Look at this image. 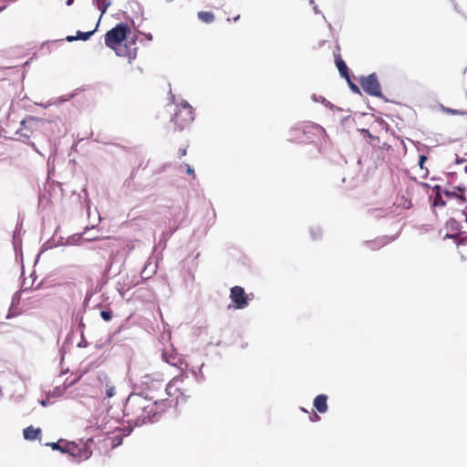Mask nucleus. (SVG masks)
Wrapping results in <instances>:
<instances>
[{
  "instance_id": "obj_1",
  "label": "nucleus",
  "mask_w": 467,
  "mask_h": 467,
  "mask_svg": "<svg viewBox=\"0 0 467 467\" xmlns=\"http://www.w3.org/2000/svg\"><path fill=\"white\" fill-rule=\"evenodd\" d=\"M153 397L145 395L142 397L141 394H136L132 392L127 399L124 411L126 415L130 413L138 414L134 420V426L140 427L143 424L150 422H157V413L153 409L152 404H146L147 400H152Z\"/></svg>"
},
{
  "instance_id": "obj_2",
  "label": "nucleus",
  "mask_w": 467,
  "mask_h": 467,
  "mask_svg": "<svg viewBox=\"0 0 467 467\" xmlns=\"http://www.w3.org/2000/svg\"><path fill=\"white\" fill-rule=\"evenodd\" d=\"M172 102L176 104L178 109L171 118V122L175 125V130L182 131L193 121V108L184 99L176 102L174 96H172Z\"/></svg>"
},
{
  "instance_id": "obj_3",
  "label": "nucleus",
  "mask_w": 467,
  "mask_h": 467,
  "mask_svg": "<svg viewBox=\"0 0 467 467\" xmlns=\"http://www.w3.org/2000/svg\"><path fill=\"white\" fill-rule=\"evenodd\" d=\"M130 34V26L125 23H119L105 34V45L109 48L127 40Z\"/></svg>"
},
{
  "instance_id": "obj_4",
  "label": "nucleus",
  "mask_w": 467,
  "mask_h": 467,
  "mask_svg": "<svg viewBox=\"0 0 467 467\" xmlns=\"http://www.w3.org/2000/svg\"><path fill=\"white\" fill-rule=\"evenodd\" d=\"M361 88L369 96L382 99L387 101L381 91L378 75L373 72L368 76H360L358 78Z\"/></svg>"
},
{
  "instance_id": "obj_5",
  "label": "nucleus",
  "mask_w": 467,
  "mask_h": 467,
  "mask_svg": "<svg viewBox=\"0 0 467 467\" xmlns=\"http://www.w3.org/2000/svg\"><path fill=\"white\" fill-rule=\"evenodd\" d=\"M136 39L137 37L130 38V41L126 40V42H122L115 46V48H111L115 51L116 55L119 57H125L128 58V62L130 64L137 57L138 47H136Z\"/></svg>"
},
{
  "instance_id": "obj_6",
  "label": "nucleus",
  "mask_w": 467,
  "mask_h": 467,
  "mask_svg": "<svg viewBox=\"0 0 467 467\" xmlns=\"http://www.w3.org/2000/svg\"><path fill=\"white\" fill-rule=\"evenodd\" d=\"M253 296V294L247 295L244 288L239 285H234L230 290V299L235 309L245 308Z\"/></svg>"
},
{
  "instance_id": "obj_7",
  "label": "nucleus",
  "mask_w": 467,
  "mask_h": 467,
  "mask_svg": "<svg viewBox=\"0 0 467 467\" xmlns=\"http://www.w3.org/2000/svg\"><path fill=\"white\" fill-rule=\"evenodd\" d=\"M161 386V381L152 378L151 375L146 374L142 376L140 382L134 384V391L136 394H141L142 397L148 395L147 391L156 389Z\"/></svg>"
},
{
  "instance_id": "obj_8",
  "label": "nucleus",
  "mask_w": 467,
  "mask_h": 467,
  "mask_svg": "<svg viewBox=\"0 0 467 467\" xmlns=\"http://www.w3.org/2000/svg\"><path fill=\"white\" fill-rule=\"evenodd\" d=\"M51 121L43 118H36L34 116H26L24 119L20 121V125L25 127L31 133H34L35 130L43 128L46 124H50Z\"/></svg>"
},
{
  "instance_id": "obj_9",
  "label": "nucleus",
  "mask_w": 467,
  "mask_h": 467,
  "mask_svg": "<svg viewBox=\"0 0 467 467\" xmlns=\"http://www.w3.org/2000/svg\"><path fill=\"white\" fill-rule=\"evenodd\" d=\"M398 236H399V234L392 235V236L383 235V236L377 237L374 240L365 241L363 243V244L373 251H377V250L380 249L381 247L385 246L386 244H388L389 243L397 239Z\"/></svg>"
},
{
  "instance_id": "obj_10",
  "label": "nucleus",
  "mask_w": 467,
  "mask_h": 467,
  "mask_svg": "<svg viewBox=\"0 0 467 467\" xmlns=\"http://www.w3.org/2000/svg\"><path fill=\"white\" fill-rule=\"evenodd\" d=\"M161 357L166 363L182 369V366L184 364V361L173 349L171 353L163 351Z\"/></svg>"
},
{
  "instance_id": "obj_11",
  "label": "nucleus",
  "mask_w": 467,
  "mask_h": 467,
  "mask_svg": "<svg viewBox=\"0 0 467 467\" xmlns=\"http://www.w3.org/2000/svg\"><path fill=\"white\" fill-rule=\"evenodd\" d=\"M153 409L156 410L157 413V420L158 421L161 419V414L169 408L171 407V401L168 399H161L156 400L152 403Z\"/></svg>"
},
{
  "instance_id": "obj_12",
  "label": "nucleus",
  "mask_w": 467,
  "mask_h": 467,
  "mask_svg": "<svg viewBox=\"0 0 467 467\" xmlns=\"http://www.w3.org/2000/svg\"><path fill=\"white\" fill-rule=\"evenodd\" d=\"M313 406L319 413H326L328 410L327 396L326 394L316 396L313 400Z\"/></svg>"
},
{
  "instance_id": "obj_13",
  "label": "nucleus",
  "mask_w": 467,
  "mask_h": 467,
  "mask_svg": "<svg viewBox=\"0 0 467 467\" xmlns=\"http://www.w3.org/2000/svg\"><path fill=\"white\" fill-rule=\"evenodd\" d=\"M334 57H335L336 67H337V70H338L340 76L343 78H347V77L348 78V76H350L349 69H348L346 62L342 59L340 54L334 53Z\"/></svg>"
},
{
  "instance_id": "obj_14",
  "label": "nucleus",
  "mask_w": 467,
  "mask_h": 467,
  "mask_svg": "<svg viewBox=\"0 0 467 467\" xmlns=\"http://www.w3.org/2000/svg\"><path fill=\"white\" fill-rule=\"evenodd\" d=\"M311 129L315 131L316 134H323L325 133V130L319 126V125H315V126H302V127H295L291 130L292 132H296V134L297 133H302L304 135H306L309 131L308 130Z\"/></svg>"
},
{
  "instance_id": "obj_15",
  "label": "nucleus",
  "mask_w": 467,
  "mask_h": 467,
  "mask_svg": "<svg viewBox=\"0 0 467 467\" xmlns=\"http://www.w3.org/2000/svg\"><path fill=\"white\" fill-rule=\"evenodd\" d=\"M41 434L40 428H34L33 426H28L23 430L24 439L26 441H35Z\"/></svg>"
},
{
  "instance_id": "obj_16",
  "label": "nucleus",
  "mask_w": 467,
  "mask_h": 467,
  "mask_svg": "<svg viewBox=\"0 0 467 467\" xmlns=\"http://www.w3.org/2000/svg\"><path fill=\"white\" fill-rule=\"evenodd\" d=\"M67 451H68L67 454L71 456L74 461L78 462L80 452L79 446L74 441H69L67 442Z\"/></svg>"
},
{
  "instance_id": "obj_17",
  "label": "nucleus",
  "mask_w": 467,
  "mask_h": 467,
  "mask_svg": "<svg viewBox=\"0 0 467 467\" xmlns=\"http://www.w3.org/2000/svg\"><path fill=\"white\" fill-rule=\"evenodd\" d=\"M67 442L68 441H65L64 440H59L58 441L56 442H48L46 445L51 447V449L54 451H59L60 452L67 454V452L68 451Z\"/></svg>"
},
{
  "instance_id": "obj_18",
  "label": "nucleus",
  "mask_w": 467,
  "mask_h": 467,
  "mask_svg": "<svg viewBox=\"0 0 467 467\" xmlns=\"http://www.w3.org/2000/svg\"><path fill=\"white\" fill-rule=\"evenodd\" d=\"M93 4L97 5V7L99 10H100L101 14L100 16H102L106 12L108 7L111 5L110 0H93ZM101 17H99L100 19Z\"/></svg>"
},
{
  "instance_id": "obj_19",
  "label": "nucleus",
  "mask_w": 467,
  "mask_h": 467,
  "mask_svg": "<svg viewBox=\"0 0 467 467\" xmlns=\"http://www.w3.org/2000/svg\"><path fill=\"white\" fill-rule=\"evenodd\" d=\"M99 21L97 23L95 29H93L91 31H87V32H82L80 30L77 31V34H76L77 40H82V41L88 40L91 37V36L96 32V30L99 26Z\"/></svg>"
},
{
  "instance_id": "obj_20",
  "label": "nucleus",
  "mask_w": 467,
  "mask_h": 467,
  "mask_svg": "<svg viewBox=\"0 0 467 467\" xmlns=\"http://www.w3.org/2000/svg\"><path fill=\"white\" fill-rule=\"evenodd\" d=\"M198 18L204 23H212L214 20V15L209 11H200L197 14Z\"/></svg>"
},
{
  "instance_id": "obj_21",
  "label": "nucleus",
  "mask_w": 467,
  "mask_h": 467,
  "mask_svg": "<svg viewBox=\"0 0 467 467\" xmlns=\"http://www.w3.org/2000/svg\"><path fill=\"white\" fill-rule=\"evenodd\" d=\"M176 229H170L167 231L162 232L160 240H159V245H162V248L166 246V243L172 236V234L175 233Z\"/></svg>"
},
{
  "instance_id": "obj_22",
  "label": "nucleus",
  "mask_w": 467,
  "mask_h": 467,
  "mask_svg": "<svg viewBox=\"0 0 467 467\" xmlns=\"http://www.w3.org/2000/svg\"><path fill=\"white\" fill-rule=\"evenodd\" d=\"M309 234L313 240H320L322 238L323 231L318 225L311 226L309 228Z\"/></svg>"
},
{
  "instance_id": "obj_23",
  "label": "nucleus",
  "mask_w": 467,
  "mask_h": 467,
  "mask_svg": "<svg viewBox=\"0 0 467 467\" xmlns=\"http://www.w3.org/2000/svg\"><path fill=\"white\" fill-rule=\"evenodd\" d=\"M313 99L315 101H317V102H320L322 104L325 105V107L330 109H340L338 107L335 106L334 104H332L330 101L327 100L324 97L322 96H317L316 94H314L312 96Z\"/></svg>"
},
{
  "instance_id": "obj_24",
  "label": "nucleus",
  "mask_w": 467,
  "mask_h": 467,
  "mask_svg": "<svg viewBox=\"0 0 467 467\" xmlns=\"http://www.w3.org/2000/svg\"><path fill=\"white\" fill-rule=\"evenodd\" d=\"M16 134L19 136V140L23 142H26V140H29V139L33 136V133H31V131L25 127H22V129L18 130Z\"/></svg>"
},
{
  "instance_id": "obj_25",
  "label": "nucleus",
  "mask_w": 467,
  "mask_h": 467,
  "mask_svg": "<svg viewBox=\"0 0 467 467\" xmlns=\"http://www.w3.org/2000/svg\"><path fill=\"white\" fill-rule=\"evenodd\" d=\"M446 228L450 231H457L460 232L461 223L454 218H450L445 224Z\"/></svg>"
},
{
  "instance_id": "obj_26",
  "label": "nucleus",
  "mask_w": 467,
  "mask_h": 467,
  "mask_svg": "<svg viewBox=\"0 0 467 467\" xmlns=\"http://www.w3.org/2000/svg\"><path fill=\"white\" fill-rule=\"evenodd\" d=\"M79 450H80V452H79L78 462H80L82 461H86L91 457L92 451L88 447H87V446L79 447Z\"/></svg>"
},
{
  "instance_id": "obj_27",
  "label": "nucleus",
  "mask_w": 467,
  "mask_h": 467,
  "mask_svg": "<svg viewBox=\"0 0 467 467\" xmlns=\"http://www.w3.org/2000/svg\"><path fill=\"white\" fill-rule=\"evenodd\" d=\"M430 200L431 202V206L435 207H444L446 205V202L443 200L442 195L439 196H430Z\"/></svg>"
},
{
  "instance_id": "obj_28",
  "label": "nucleus",
  "mask_w": 467,
  "mask_h": 467,
  "mask_svg": "<svg viewBox=\"0 0 467 467\" xmlns=\"http://www.w3.org/2000/svg\"><path fill=\"white\" fill-rule=\"evenodd\" d=\"M441 109L443 112H445L447 114H451V115H466L467 114V109L466 110L453 109L451 108H446L442 105L441 106Z\"/></svg>"
},
{
  "instance_id": "obj_29",
  "label": "nucleus",
  "mask_w": 467,
  "mask_h": 467,
  "mask_svg": "<svg viewBox=\"0 0 467 467\" xmlns=\"http://www.w3.org/2000/svg\"><path fill=\"white\" fill-rule=\"evenodd\" d=\"M344 78L347 80L348 87L353 93L361 95L360 88L351 80L350 76H348V78L347 77Z\"/></svg>"
},
{
  "instance_id": "obj_30",
  "label": "nucleus",
  "mask_w": 467,
  "mask_h": 467,
  "mask_svg": "<svg viewBox=\"0 0 467 467\" xmlns=\"http://www.w3.org/2000/svg\"><path fill=\"white\" fill-rule=\"evenodd\" d=\"M358 131L369 139L370 144H373L375 141L379 140V138L378 136L372 135L368 129H359Z\"/></svg>"
},
{
  "instance_id": "obj_31",
  "label": "nucleus",
  "mask_w": 467,
  "mask_h": 467,
  "mask_svg": "<svg viewBox=\"0 0 467 467\" xmlns=\"http://www.w3.org/2000/svg\"><path fill=\"white\" fill-rule=\"evenodd\" d=\"M457 244H464L467 243V233L465 232H458L457 233V241H456Z\"/></svg>"
},
{
  "instance_id": "obj_32",
  "label": "nucleus",
  "mask_w": 467,
  "mask_h": 467,
  "mask_svg": "<svg viewBox=\"0 0 467 467\" xmlns=\"http://www.w3.org/2000/svg\"><path fill=\"white\" fill-rule=\"evenodd\" d=\"M100 317L104 321H110L112 319V311L110 309H103L100 311Z\"/></svg>"
},
{
  "instance_id": "obj_33",
  "label": "nucleus",
  "mask_w": 467,
  "mask_h": 467,
  "mask_svg": "<svg viewBox=\"0 0 467 467\" xmlns=\"http://www.w3.org/2000/svg\"><path fill=\"white\" fill-rule=\"evenodd\" d=\"M66 391L65 388L62 386L56 387L52 391V396L54 397H61Z\"/></svg>"
},
{
  "instance_id": "obj_34",
  "label": "nucleus",
  "mask_w": 467,
  "mask_h": 467,
  "mask_svg": "<svg viewBox=\"0 0 467 467\" xmlns=\"http://www.w3.org/2000/svg\"><path fill=\"white\" fill-rule=\"evenodd\" d=\"M94 296V291L92 289H88L87 292H86V296H85V298H84V301H83V305L84 306H88V303L91 299V297Z\"/></svg>"
},
{
  "instance_id": "obj_35",
  "label": "nucleus",
  "mask_w": 467,
  "mask_h": 467,
  "mask_svg": "<svg viewBox=\"0 0 467 467\" xmlns=\"http://www.w3.org/2000/svg\"><path fill=\"white\" fill-rule=\"evenodd\" d=\"M46 243L47 244L48 247H50V249H51V248H53V247H56V246L63 245V244H64V243H63V238H62V237L60 238V240H59L57 243H56V242L53 240V238H51V239L47 240Z\"/></svg>"
},
{
  "instance_id": "obj_36",
  "label": "nucleus",
  "mask_w": 467,
  "mask_h": 467,
  "mask_svg": "<svg viewBox=\"0 0 467 467\" xmlns=\"http://www.w3.org/2000/svg\"><path fill=\"white\" fill-rule=\"evenodd\" d=\"M432 191L434 192V196H439V195H444L443 194V192L445 190L442 189V187L439 184H436L432 187Z\"/></svg>"
},
{
  "instance_id": "obj_37",
  "label": "nucleus",
  "mask_w": 467,
  "mask_h": 467,
  "mask_svg": "<svg viewBox=\"0 0 467 467\" xmlns=\"http://www.w3.org/2000/svg\"><path fill=\"white\" fill-rule=\"evenodd\" d=\"M443 194L448 199L456 198V196H458V192H456L455 191H449V190H445L443 192Z\"/></svg>"
},
{
  "instance_id": "obj_38",
  "label": "nucleus",
  "mask_w": 467,
  "mask_h": 467,
  "mask_svg": "<svg viewBox=\"0 0 467 467\" xmlns=\"http://www.w3.org/2000/svg\"><path fill=\"white\" fill-rule=\"evenodd\" d=\"M182 165L185 167L186 172L189 175H192V178L194 179L195 178L194 169L190 164H188V163H182Z\"/></svg>"
},
{
  "instance_id": "obj_39",
  "label": "nucleus",
  "mask_w": 467,
  "mask_h": 467,
  "mask_svg": "<svg viewBox=\"0 0 467 467\" xmlns=\"http://www.w3.org/2000/svg\"><path fill=\"white\" fill-rule=\"evenodd\" d=\"M78 379L79 378L72 379L71 381H67V379H66L65 382L63 383V387L65 388V389H67L71 386L75 385L78 381Z\"/></svg>"
},
{
  "instance_id": "obj_40",
  "label": "nucleus",
  "mask_w": 467,
  "mask_h": 467,
  "mask_svg": "<svg viewBox=\"0 0 467 467\" xmlns=\"http://www.w3.org/2000/svg\"><path fill=\"white\" fill-rule=\"evenodd\" d=\"M426 161H427V156H425L423 154L419 156L418 165L420 166V169L424 168V163L426 162Z\"/></svg>"
},
{
  "instance_id": "obj_41",
  "label": "nucleus",
  "mask_w": 467,
  "mask_h": 467,
  "mask_svg": "<svg viewBox=\"0 0 467 467\" xmlns=\"http://www.w3.org/2000/svg\"><path fill=\"white\" fill-rule=\"evenodd\" d=\"M81 340L78 342V348H86L88 346V342L84 337V332L81 331Z\"/></svg>"
},
{
  "instance_id": "obj_42",
  "label": "nucleus",
  "mask_w": 467,
  "mask_h": 467,
  "mask_svg": "<svg viewBox=\"0 0 467 467\" xmlns=\"http://www.w3.org/2000/svg\"><path fill=\"white\" fill-rule=\"evenodd\" d=\"M106 395L108 398L113 397L115 395V388L114 387L108 388L106 390Z\"/></svg>"
},
{
  "instance_id": "obj_43",
  "label": "nucleus",
  "mask_w": 467,
  "mask_h": 467,
  "mask_svg": "<svg viewBox=\"0 0 467 467\" xmlns=\"http://www.w3.org/2000/svg\"><path fill=\"white\" fill-rule=\"evenodd\" d=\"M50 249V247H48L47 244V243H44L42 247H41V250L40 252L37 254V256H36V262H37L38 258L40 257L41 254L46 251V250H48Z\"/></svg>"
},
{
  "instance_id": "obj_44",
  "label": "nucleus",
  "mask_w": 467,
  "mask_h": 467,
  "mask_svg": "<svg viewBox=\"0 0 467 467\" xmlns=\"http://www.w3.org/2000/svg\"><path fill=\"white\" fill-rule=\"evenodd\" d=\"M456 199H458L462 203L467 202V199H466V197L464 195V192L458 193V196H456Z\"/></svg>"
},
{
  "instance_id": "obj_45",
  "label": "nucleus",
  "mask_w": 467,
  "mask_h": 467,
  "mask_svg": "<svg viewBox=\"0 0 467 467\" xmlns=\"http://www.w3.org/2000/svg\"><path fill=\"white\" fill-rule=\"evenodd\" d=\"M82 192L84 193L85 202H87V206H88V207H89V202H90V201H89V199H88V191H87V189H86V188H83V189H82Z\"/></svg>"
},
{
  "instance_id": "obj_46",
  "label": "nucleus",
  "mask_w": 467,
  "mask_h": 467,
  "mask_svg": "<svg viewBox=\"0 0 467 467\" xmlns=\"http://www.w3.org/2000/svg\"><path fill=\"white\" fill-rule=\"evenodd\" d=\"M137 34L143 35L148 41H151L152 40L151 33H141L140 31H137Z\"/></svg>"
},
{
  "instance_id": "obj_47",
  "label": "nucleus",
  "mask_w": 467,
  "mask_h": 467,
  "mask_svg": "<svg viewBox=\"0 0 467 467\" xmlns=\"http://www.w3.org/2000/svg\"><path fill=\"white\" fill-rule=\"evenodd\" d=\"M311 421H318L320 420V416H318L316 412H313V414L310 416Z\"/></svg>"
},
{
  "instance_id": "obj_48",
  "label": "nucleus",
  "mask_w": 467,
  "mask_h": 467,
  "mask_svg": "<svg viewBox=\"0 0 467 467\" xmlns=\"http://www.w3.org/2000/svg\"><path fill=\"white\" fill-rule=\"evenodd\" d=\"M36 152L40 153L36 145L33 141H27L26 142Z\"/></svg>"
},
{
  "instance_id": "obj_49",
  "label": "nucleus",
  "mask_w": 467,
  "mask_h": 467,
  "mask_svg": "<svg viewBox=\"0 0 467 467\" xmlns=\"http://www.w3.org/2000/svg\"><path fill=\"white\" fill-rule=\"evenodd\" d=\"M186 153H187V150L185 148L179 149V151H178L179 158H182V156H185Z\"/></svg>"
},
{
  "instance_id": "obj_50",
  "label": "nucleus",
  "mask_w": 467,
  "mask_h": 467,
  "mask_svg": "<svg viewBox=\"0 0 467 467\" xmlns=\"http://www.w3.org/2000/svg\"><path fill=\"white\" fill-rule=\"evenodd\" d=\"M87 307L88 306H84V305L82 304V306L77 312L78 314V316H81V315L84 316V313L86 312Z\"/></svg>"
},
{
  "instance_id": "obj_51",
  "label": "nucleus",
  "mask_w": 467,
  "mask_h": 467,
  "mask_svg": "<svg viewBox=\"0 0 467 467\" xmlns=\"http://www.w3.org/2000/svg\"><path fill=\"white\" fill-rule=\"evenodd\" d=\"M455 190L459 192V193H462V192H465V187L464 186H462V185H458L455 187Z\"/></svg>"
},
{
  "instance_id": "obj_52",
  "label": "nucleus",
  "mask_w": 467,
  "mask_h": 467,
  "mask_svg": "<svg viewBox=\"0 0 467 467\" xmlns=\"http://www.w3.org/2000/svg\"><path fill=\"white\" fill-rule=\"evenodd\" d=\"M66 40H67V42H73V41H76V40H77V37H76V36H67L66 37Z\"/></svg>"
},
{
  "instance_id": "obj_53",
  "label": "nucleus",
  "mask_w": 467,
  "mask_h": 467,
  "mask_svg": "<svg viewBox=\"0 0 467 467\" xmlns=\"http://www.w3.org/2000/svg\"><path fill=\"white\" fill-rule=\"evenodd\" d=\"M85 324L83 321L78 322V330L81 333V331L84 332Z\"/></svg>"
},
{
  "instance_id": "obj_54",
  "label": "nucleus",
  "mask_w": 467,
  "mask_h": 467,
  "mask_svg": "<svg viewBox=\"0 0 467 467\" xmlns=\"http://www.w3.org/2000/svg\"><path fill=\"white\" fill-rule=\"evenodd\" d=\"M75 319H76V321H78V322L83 321V315L78 316V314L76 313Z\"/></svg>"
},
{
  "instance_id": "obj_55",
  "label": "nucleus",
  "mask_w": 467,
  "mask_h": 467,
  "mask_svg": "<svg viewBox=\"0 0 467 467\" xmlns=\"http://www.w3.org/2000/svg\"><path fill=\"white\" fill-rule=\"evenodd\" d=\"M446 238L457 240V234H447Z\"/></svg>"
},
{
  "instance_id": "obj_56",
  "label": "nucleus",
  "mask_w": 467,
  "mask_h": 467,
  "mask_svg": "<svg viewBox=\"0 0 467 467\" xmlns=\"http://www.w3.org/2000/svg\"><path fill=\"white\" fill-rule=\"evenodd\" d=\"M48 400H42L40 401V404L43 406V407H47L48 405Z\"/></svg>"
},
{
  "instance_id": "obj_57",
  "label": "nucleus",
  "mask_w": 467,
  "mask_h": 467,
  "mask_svg": "<svg viewBox=\"0 0 467 467\" xmlns=\"http://www.w3.org/2000/svg\"><path fill=\"white\" fill-rule=\"evenodd\" d=\"M59 352H60V355H61L60 360L62 362L64 360V357H65V351H64L63 348L59 350Z\"/></svg>"
},
{
  "instance_id": "obj_58",
  "label": "nucleus",
  "mask_w": 467,
  "mask_h": 467,
  "mask_svg": "<svg viewBox=\"0 0 467 467\" xmlns=\"http://www.w3.org/2000/svg\"><path fill=\"white\" fill-rule=\"evenodd\" d=\"M464 161H465V160H464V159H462V158H459V157H457V159H456V163H457V164L462 163V162H464Z\"/></svg>"
},
{
  "instance_id": "obj_59",
  "label": "nucleus",
  "mask_w": 467,
  "mask_h": 467,
  "mask_svg": "<svg viewBox=\"0 0 467 467\" xmlns=\"http://www.w3.org/2000/svg\"><path fill=\"white\" fill-rule=\"evenodd\" d=\"M132 430H133V427L129 425L127 432L125 433V435H129L132 431Z\"/></svg>"
},
{
  "instance_id": "obj_60",
  "label": "nucleus",
  "mask_w": 467,
  "mask_h": 467,
  "mask_svg": "<svg viewBox=\"0 0 467 467\" xmlns=\"http://www.w3.org/2000/svg\"><path fill=\"white\" fill-rule=\"evenodd\" d=\"M314 12L316 14H320L321 13V11L318 9V7L317 5L314 6Z\"/></svg>"
},
{
  "instance_id": "obj_61",
  "label": "nucleus",
  "mask_w": 467,
  "mask_h": 467,
  "mask_svg": "<svg viewBox=\"0 0 467 467\" xmlns=\"http://www.w3.org/2000/svg\"><path fill=\"white\" fill-rule=\"evenodd\" d=\"M172 386L171 384H168L166 387V391L168 394H170V389H171Z\"/></svg>"
},
{
  "instance_id": "obj_62",
  "label": "nucleus",
  "mask_w": 467,
  "mask_h": 467,
  "mask_svg": "<svg viewBox=\"0 0 467 467\" xmlns=\"http://www.w3.org/2000/svg\"><path fill=\"white\" fill-rule=\"evenodd\" d=\"M14 246H15V249H16V246H17V240H16V234L14 235Z\"/></svg>"
},
{
  "instance_id": "obj_63",
  "label": "nucleus",
  "mask_w": 467,
  "mask_h": 467,
  "mask_svg": "<svg viewBox=\"0 0 467 467\" xmlns=\"http://www.w3.org/2000/svg\"><path fill=\"white\" fill-rule=\"evenodd\" d=\"M74 3V0H67L66 5L67 6L71 5Z\"/></svg>"
},
{
  "instance_id": "obj_64",
  "label": "nucleus",
  "mask_w": 467,
  "mask_h": 467,
  "mask_svg": "<svg viewBox=\"0 0 467 467\" xmlns=\"http://www.w3.org/2000/svg\"><path fill=\"white\" fill-rule=\"evenodd\" d=\"M421 186L424 188H431V186L427 182H422Z\"/></svg>"
}]
</instances>
